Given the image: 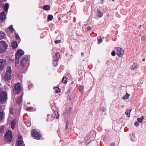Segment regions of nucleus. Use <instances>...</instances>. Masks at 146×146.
Masks as SVG:
<instances>
[{
  "label": "nucleus",
  "mask_w": 146,
  "mask_h": 146,
  "mask_svg": "<svg viewBox=\"0 0 146 146\" xmlns=\"http://www.w3.org/2000/svg\"><path fill=\"white\" fill-rule=\"evenodd\" d=\"M22 87L21 84L18 82L15 84L13 87V93L15 94H18L21 91Z\"/></svg>",
  "instance_id": "obj_1"
},
{
  "label": "nucleus",
  "mask_w": 146,
  "mask_h": 146,
  "mask_svg": "<svg viewBox=\"0 0 146 146\" xmlns=\"http://www.w3.org/2000/svg\"><path fill=\"white\" fill-rule=\"evenodd\" d=\"M11 67H8L4 78V80L8 81L11 79Z\"/></svg>",
  "instance_id": "obj_2"
},
{
  "label": "nucleus",
  "mask_w": 146,
  "mask_h": 146,
  "mask_svg": "<svg viewBox=\"0 0 146 146\" xmlns=\"http://www.w3.org/2000/svg\"><path fill=\"white\" fill-rule=\"evenodd\" d=\"M31 133L32 137L35 139L38 140L42 137L41 135L35 129H33Z\"/></svg>",
  "instance_id": "obj_3"
},
{
  "label": "nucleus",
  "mask_w": 146,
  "mask_h": 146,
  "mask_svg": "<svg viewBox=\"0 0 146 146\" xmlns=\"http://www.w3.org/2000/svg\"><path fill=\"white\" fill-rule=\"evenodd\" d=\"M8 47V45L4 41H1L0 42V53H3L5 52Z\"/></svg>",
  "instance_id": "obj_4"
},
{
  "label": "nucleus",
  "mask_w": 146,
  "mask_h": 146,
  "mask_svg": "<svg viewBox=\"0 0 146 146\" xmlns=\"http://www.w3.org/2000/svg\"><path fill=\"white\" fill-rule=\"evenodd\" d=\"M7 99V94L5 91H1L0 93V103H4Z\"/></svg>",
  "instance_id": "obj_5"
},
{
  "label": "nucleus",
  "mask_w": 146,
  "mask_h": 146,
  "mask_svg": "<svg viewBox=\"0 0 146 146\" xmlns=\"http://www.w3.org/2000/svg\"><path fill=\"white\" fill-rule=\"evenodd\" d=\"M12 138V136L11 132L9 131H7L4 137L5 140L8 142H11Z\"/></svg>",
  "instance_id": "obj_6"
},
{
  "label": "nucleus",
  "mask_w": 146,
  "mask_h": 146,
  "mask_svg": "<svg viewBox=\"0 0 146 146\" xmlns=\"http://www.w3.org/2000/svg\"><path fill=\"white\" fill-rule=\"evenodd\" d=\"M24 52L21 50H18L15 54V60L17 62H18L19 59L21 56L23 55Z\"/></svg>",
  "instance_id": "obj_7"
},
{
  "label": "nucleus",
  "mask_w": 146,
  "mask_h": 146,
  "mask_svg": "<svg viewBox=\"0 0 146 146\" xmlns=\"http://www.w3.org/2000/svg\"><path fill=\"white\" fill-rule=\"evenodd\" d=\"M114 50L116 51L117 54L119 57H122L124 54L123 50L121 48H116Z\"/></svg>",
  "instance_id": "obj_8"
},
{
  "label": "nucleus",
  "mask_w": 146,
  "mask_h": 146,
  "mask_svg": "<svg viewBox=\"0 0 146 146\" xmlns=\"http://www.w3.org/2000/svg\"><path fill=\"white\" fill-rule=\"evenodd\" d=\"M60 56V54L58 52L56 53L53 56V58L54 59L53 63H54V66H56L58 64V61L59 60Z\"/></svg>",
  "instance_id": "obj_9"
},
{
  "label": "nucleus",
  "mask_w": 146,
  "mask_h": 146,
  "mask_svg": "<svg viewBox=\"0 0 146 146\" xmlns=\"http://www.w3.org/2000/svg\"><path fill=\"white\" fill-rule=\"evenodd\" d=\"M6 61L5 60L0 59V70H2L6 66Z\"/></svg>",
  "instance_id": "obj_10"
},
{
  "label": "nucleus",
  "mask_w": 146,
  "mask_h": 146,
  "mask_svg": "<svg viewBox=\"0 0 146 146\" xmlns=\"http://www.w3.org/2000/svg\"><path fill=\"white\" fill-rule=\"evenodd\" d=\"M28 57L26 56L23 58L21 61L20 63V66L23 67L28 61Z\"/></svg>",
  "instance_id": "obj_11"
},
{
  "label": "nucleus",
  "mask_w": 146,
  "mask_h": 146,
  "mask_svg": "<svg viewBox=\"0 0 146 146\" xmlns=\"http://www.w3.org/2000/svg\"><path fill=\"white\" fill-rule=\"evenodd\" d=\"M0 16V22H2L3 21H5L6 19V15L4 11H2L1 13Z\"/></svg>",
  "instance_id": "obj_12"
},
{
  "label": "nucleus",
  "mask_w": 146,
  "mask_h": 146,
  "mask_svg": "<svg viewBox=\"0 0 146 146\" xmlns=\"http://www.w3.org/2000/svg\"><path fill=\"white\" fill-rule=\"evenodd\" d=\"M16 123V121L14 119L11 121V127L13 129H14V128H15Z\"/></svg>",
  "instance_id": "obj_13"
},
{
  "label": "nucleus",
  "mask_w": 146,
  "mask_h": 146,
  "mask_svg": "<svg viewBox=\"0 0 146 146\" xmlns=\"http://www.w3.org/2000/svg\"><path fill=\"white\" fill-rule=\"evenodd\" d=\"M23 95V94H22L20 97H19L18 98H17V103L18 104H19L22 102V97Z\"/></svg>",
  "instance_id": "obj_14"
},
{
  "label": "nucleus",
  "mask_w": 146,
  "mask_h": 146,
  "mask_svg": "<svg viewBox=\"0 0 146 146\" xmlns=\"http://www.w3.org/2000/svg\"><path fill=\"white\" fill-rule=\"evenodd\" d=\"M5 113L2 110H0V122L1 121L3 118Z\"/></svg>",
  "instance_id": "obj_15"
},
{
  "label": "nucleus",
  "mask_w": 146,
  "mask_h": 146,
  "mask_svg": "<svg viewBox=\"0 0 146 146\" xmlns=\"http://www.w3.org/2000/svg\"><path fill=\"white\" fill-rule=\"evenodd\" d=\"M6 36V34L4 32H0V40L5 38Z\"/></svg>",
  "instance_id": "obj_16"
},
{
  "label": "nucleus",
  "mask_w": 146,
  "mask_h": 146,
  "mask_svg": "<svg viewBox=\"0 0 146 146\" xmlns=\"http://www.w3.org/2000/svg\"><path fill=\"white\" fill-rule=\"evenodd\" d=\"M17 146H23V140H18L17 142Z\"/></svg>",
  "instance_id": "obj_17"
},
{
  "label": "nucleus",
  "mask_w": 146,
  "mask_h": 146,
  "mask_svg": "<svg viewBox=\"0 0 146 146\" xmlns=\"http://www.w3.org/2000/svg\"><path fill=\"white\" fill-rule=\"evenodd\" d=\"M17 42L15 41H13L12 42L11 44V46L13 48L15 49L17 47Z\"/></svg>",
  "instance_id": "obj_18"
},
{
  "label": "nucleus",
  "mask_w": 146,
  "mask_h": 146,
  "mask_svg": "<svg viewBox=\"0 0 146 146\" xmlns=\"http://www.w3.org/2000/svg\"><path fill=\"white\" fill-rule=\"evenodd\" d=\"M9 8V5L8 3H6L4 7V10L6 11L7 12V10Z\"/></svg>",
  "instance_id": "obj_19"
},
{
  "label": "nucleus",
  "mask_w": 146,
  "mask_h": 146,
  "mask_svg": "<svg viewBox=\"0 0 146 146\" xmlns=\"http://www.w3.org/2000/svg\"><path fill=\"white\" fill-rule=\"evenodd\" d=\"M43 8L44 10L48 11L50 10V7L49 5H45L43 7Z\"/></svg>",
  "instance_id": "obj_20"
},
{
  "label": "nucleus",
  "mask_w": 146,
  "mask_h": 146,
  "mask_svg": "<svg viewBox=\"0 0 146 146\" xmlns=\"http://www.w3.org/2000/svg\"><path fill=\"white\" fill-rule=\"evenodd\" d=\"M55 93H58L60 92V89L58 87H55L54 88Z\"/></svg>",
  "instance_id": "obj_21"
},
{
  "label": "nucleus",
  "mask_w": 146,
  "mask_h": 146,
  "mask_svg": "<svg viewBox=\"0 0 146 146\" xmlns=\"http://www.w3.org/2000/svg\"><path fill=\"white\" fill-rule=\"evenodd\" d=\"M138 68L137 65L136 64L134 63L133 64L132 66L131 67V69L132 70H136Z\"/></svg>",
  "instance_id": "obj_22"
},
{
  "label": "nucleus",
  "mask_w": 146,
  "mask_h": 146,
  "mask_svg": "<svg viewBox=\"0 0 146 146\" xmlns=\"http://www.w3.org/2000/svg\"><path fill=\"white\" fill-rule=\"evenodd\" d=\"M62 82L66 84L67 82V79L66 77L64 76L62 79Z\"/></svg>",
  "instance_id": "obj_23"
},
{
  "label": "nucleus",
  "mask_w": 146,
  "mask_h": 146,
  "mask_svg": "<svg viewBox=\"0 0 146 146\" xmlns=\"http://www.w3.org/2000/svg\"><path fill=\"white\" fill-rule=\"evenodd\" d=\"M131 110H126L125 112V114H126L127 117H129L130 116V113Z\"/></svg>",
  "instance_id": "obj_24"
},
{
  "label": "nucleus",
  "mask_w": 146,
  "mask_h": 146,
  "mask_svg": "<svg viewBox=\"0 0 146 146\" xmlns=\"http://www.w3.org/2000/svg\"><path fill=\"white\" fill-rule=\"evenodd\" d=\"M144 119L143 117V116H141L140 118H137V120L139 123H141Z\"/></svg>",
  "instance_id": "obj_25"
},
{
  "label": "nucleus",
  "mask_w": 146,
  "mask_h": 146,
  "mask_svg": "<svg viewBox=\"0 0 146 146\" xmlns=\"http://www.w3.org/2000/svg\"><path fill=\"white\" fill-rule=\"evenodd\" d=\"M47 19L49 21H52L53 19V15H48L47 17Z\"/></svg>",
  "instance_id": "obj_26"
},
{
  "label": "nucleus",
  "mask_w": 146,
  "mask_h": 146,
  "mask_svg": "<svg viewBox=\"0 0 146 146\" xmlns=\"http://www.w3.org/2000/svg\"><path fill=\"white\" fill-rule=\"evenodd\" d=\"M98 43L99 44H100V43H101L102 41V39L101 38L100 36L98 37Z\"/></svg>",
  "instance_id": "obj_27"
},
{
  "label": "nucleus",
  "mask_w": 146,
  "mask_h": 146,
  "mask_svg": "<svg viewBox=\"0 0 146 146\" xmlns=\"http://www.w3.org/2000/svg\"><path fill=\"white\" fill-rule=\"evenodd\" d=\"M9 30L11 32V33H13L14 31V30L13 28V26L11 25L9 28Z\"/></svg>",
  "instance_id": "obj_28"
},
{
  "label": "nucleus",
  "mask_w": 146,
  "mask_h": 146,
  "mask_svg": "<svg viewBox=\"0 0 146 146\" xmlns=\"http://www.w3.org/2000/svg\"><path fill=\"white\" fill-rule=\"evenodd\" d=\"M141 40L144 42H145L146 41V36L143 35L141 37Z\"/></svg>",
  "instance_id": "obj_29"
},
{
  "label": "nucleus",
  "mask_w": 146,
  "mask_h": 146,
  "mask_svg": "<svg viewBox=\"0 0 146 146\" xmlns=\"http://www.w3.org/2000/svg\"><path fill=\"white\" fill-rule=\"evenodd\" d=\"M129 95L127 93L126 95L123 97V99H128L129 98Z\"/></svg>",
  "instance_id": "obj_30"
},
{
  "label": "nucleus",
  "mask_w": 146,
  "mask_h": 146,
  "mask_svg": "<svg viewBox=\"0 0 146 146\" xmlns=\"http://www.w3.org/2000/svg\"><path fill=\"white\" fill-rule=\"evenodd\" d=\"M97 15H98V16L99 17H101L102 16V13L100 11L97 13Z\"/></svg>",
  "instance_id": "obj_31"
},
{
  "label": "nucleus",
  "mask_w": 146,
  "mask_h": 146,
  "mask_svg": "<svg viewBox=\"0 0 146 146\" xmlns=\"http://www.w3.org/2000/svg\"><path fill=\"white\" fill-rule=\"evenodd\" d=\"M4 129V127L3 126H1L0 128V133L2 132Z\"/></svg>",
  "instance_id": "obj_32"
},
{
  "label": "nucleus",
  "mask_w": 146,
  "mask_h": 146,
  "mask_svg": "<svg viewBox=\"0 0 146 146\" xmlns=\"http://www.w3.org/2000/svg\"><path fill=\"white\" fill-rule=\"evenodd\" d=\"M100 110L101 111L104 112L106 111V109L105 108H104V107H102L100 108Z\"/></svg>",
  "instance_id": "obj_33"
},
{
  "label": "nucleus",
  "mask_w": 146,
  "mask_h": 146,
  "mask_svg": "<svg viewBox=\"0 0 146 146\" xmlns=\"http://www.w3.org/2000/svg\"><path fill=\"white\" fill-rule=\"evenodd\" d=\"M33 108L32 107H29L27 108H26V109L27 111H31V109H32Z\"/></svg>",
  "instance_id": "obj_34"
},
{
  "label": "nucleus",
  "mask_w": 146,
  "mask_h": 146,
  "mask_svg": "<svg viewBox=\"0 0 146 146\" xmlns=\"http://www.w3.org/2000/svg\"><path fill=\"white\" fill-rule=\"evenodd\" d=\"M55 115L56 117V119H57L59 117L58 113L56 111L55 112Z\"/></svg>",
  "instance_id": "obj_35"
},
{
  "label": "nucleus",
  "mask_w": 146,
  "mask_h": 146,
  "mask_svg": "<svg viewBox=\"0 0 146 146\" xmlns=\"http://www.w3.org/2000/svg\"><path fill=\"white\" fill-rule=\"evenodd\" d=\"M13 109L12 108H10L9 109L10 113L11 114H13Z\"/></svg>",
  "instance_id": "obj_36"
},
{
  "label": "nucleus",
  "mask_w": 146,
  "mask_h": 146,
  "mask_svg": "<svg viewBox=\"0 0 146 146\" xmlns=\"http://www.w3.org/2000/svg\"><path fill=\"white\" fill-rule=\"evenodd\" d=\"M111 54L113 56H115V52L114 51H113L111 52Z\"/></svg>",
  "instance_id": "obj_37"
},
{
  "label": "nucleus",
  "mask_w": 146,
  "mask_h": 146,
  "mask_svg": "<svg viewBox=\"0 0 146 146\" xmlns=\"http://www.w3.org/2000/svg\"><path fill=\"white\" fill-rule=\"evenodd\" d=\"M60 40H57L55 41L54 42L56 44H58V43H60Z\"/></svg>",
  "instance_id": "obj_38"
},
{
  "label": "nucleus",
  "mask_w": 146,
  "mask_h": 146,
  "mask_svg": "<svg viewBox=\"0 0 146 146\" xmlns=\"http://www.w3.org/2000/svg\"><path fill=\"white\" fill-rule=\"evenodd\" d=\"M134 125L135 126H137L139 125V123L138 122L136 121L134 123Z\"/></svg>",
  "instance_id": "obj_39"
},
{
  "label": "nucleus",
  "mask_w": 146,
  "mask_h": 146,
  "mask_svg": "<svg viewBox=\"0 0 146 146\" xmlns=\"http://www.w3.org/2000/svg\"><path fill=\"white\" fill-rule=\"evenodd\" d=\"M15 37L17 39H18L19 38L18 35H16Z\"/></svg>",
  "instance_id": "obj_40"
},
{
  "label": "nucleus",
  "mask_w": 146,
  "mask_h": 146,
  "mask_svg": "<svg viewBox=\"0 0 146 146\" xmlns=\"http://www.w3.org/2000/svg\"><path fill=\"white\" fill-rule=\"evenodd\" d=\"M87 30L88 31L90 30L91 29V28L90 26H89L87 27Z\"/></svg>",
  "instance_id": "obj_41"
},
{
  "label": "nucleus",
  "mask_w": 146,
  "mask_h": 146,
  "mask_svg": "<svg viewBox=\"0 0 146 146\" xmlns=\"http://www.w3.org/2000/svg\"><path fill=\"white\" fill-rule=\"evenodd\" d=\"M114 145H115V143H112L111 144V146H114Z\"/></svg>",
  "instance_id": "obj_42"
},
{
  "label": "nucleus",
  "mask_w": 146,
  "mask_h": 146,
  "mask_svg": "<svg viewBox=\"0 0 146 146\" xmlns=\"http://www.w3.org/2000/svg\"><path fill=\"white\" fill-rule=\"evenodd\" d=\"M69 123H68V121H67L66 122V125H69Z\"/></svg>",
  "instance_id": "obj_43"
},
{
  "label": "nucleus",
  "mask_w": 146,
  "mask_h": 146,
  "mask_svg": "<svg viewBox=\"0 0 146 146\" xmlns=\"http://www.w3.org/2000/svg\"><path fill=\"white\" fill-rule=\"evenodd\" d=\"M68 125H66V126L65 129L66 130L68 128Z\"/></svg>",
  "instance_id": "obj_44"
},
{
  "label": "nucleus",
  "mask_w": 146,
  "mask_h": 146,
  "mask_svg": "<svg viewBox=\"0 0 146 146\" xmlns=\"http://www.w3.org/2000/svg\"><path fill=\"white\" fill-rule=\"evenodd\" d=\"M48 117H47L46 119V121L47 122L48 121Z\"/></svg>",
  "instance_id": "obj_45"
},
{
  "label": "nucleus",
  "mask_w": 146,
  "mask_h": 146,
  "mask_svg": "<svg viewBox=\"0 0 146 146\" xmlns=\"http://www.w3.org/2000/svg\"><path fill=\"white\" fill-rule=\"evenodd\" d=\"M3 0H0V2L2 3L3 2Z\"/></svg>",
  "instance_id": "obj_46"
},
{
  "label": "nucleus",
  "mask_w": 146,
  "mask_h": 146,
  "mask_svg": "<svg viewBox=\"0 0 146 146\" xmlns=\"http://www.w3.org/2000/svg\"><path fill=\"white\" fill-rule=\"evenodd\" d=\"M145 58H143L142 60V61H145Z\"/></svg>",
  "instance_id": "obj_47"
},
{
  "label": "nucleus",
  "mask_w": 146,
  "mask_h": 146,
  "mask_svg": "<svg viewBox=\"0 0 146 146\" xmlns=\"http://www.w3.org/2000/svg\"><path fill=\"white\" fill-rule=\"evenodd\" d=\"M50 115V114H48L47 115V117H48Z\"/></svg>",
  "instance_id": "obj_48"
},
{
  "label": "nucleus",
  "mask_w": 146,
  "mask_h": 146,
  "mask_svg": "<svg viewBox=\"0 0 146 146\" xmlns=\"http://www.w3.org/2000/svg\"><path fill=\"white\" fill-rule=\"evenodd\" d=\"M83 54H84V53L83 52H82L81 53V55L82 56V55H83Z\"/></svg>",
  "instance_id": "obj_49"
},
{
  "label": "nucleus",
  "mask_w": 146,
  "mask_h": 146,
  "mask_svg": "<svg viewBox=\"0 0 146 146\" xmlns=\"http://www.w3.org/2000/svg\"><path fill=\"white\" fill-rule=\"evenodd\" d=\"M141 27V25H140V26L139 27Z\"/></svg>",
  "instance_id": "obj_50"
},
{
  "label": "nucleus",
  "mask_w": 146,
  "mask_h": 146,
  "mask_svg": "<svg viewBox=\"0 0 146 146\" xmlns=\"http://www.w3.org/2000/svg\"><path fill=\"white\" fill-rule=\"evenodd\" d=\"M80 92H81L82 91V90H81V89H80Z\"/></svg>",
  "instance_id": "obj_51"
},
{
  "label": "nucleus",
  "mask_w": 146,
  "mask_h": 146,
  "mask_svg": "<svg viewBox=\"0 0 146 146\" xmlns=\"http://www.w3.org/2000/svg\"><path fill=\"white\" fill-rule=\"evenodd\" d=\"M60 18H59L58 19V20H60Z\"/></svg>",
  "instance_id": "obj_52"
},
{
  "label": "nucleus",
  "mask_w": 146,
  "mask_h": 146,
  "mask_svg": "<svg viewBox=\"0 0 146 146\" xmlns=\"http://www.w3.org/2000/svg\"><path fill=\"white\" fill-rule=\"evenodd\" d=\"M112 0L113 2H114V0Z\"/></svg>",
  "instance_id": "obj_53"
},
{
  "label": "nucleus",
  "mask_w": 146,
  "mask_h": 146,
  "mask_svg": "<svg viewBox=\"0 0 146 146\" xmlns=\"http://www.w3.org/2000/svg\"><path fill=\"white\" fill-rule=\"evenodd\" d=\"M58 12H57L56 13H55V14H56V13H57Z\"/></svg>",
  "instance_id": "obj_54"
},
{
  "label": "nucleus",
  "mask_w": 146,
  "mask_h": 146,
  "mask_svg": "<svg viewBox=\"0 0 146 146\" xmlns=\"http://www.w3.org/2000/svg\"><path fill=\"white\" fill-rule=\"evenodd\" d=\"M5 0V1H7V0Z\"/></svg>",
  "instance_id": "obj_55"
},
{
  "label": "nucleus",
  "mask_w": 146,
  "mask_h": 146,
  "mask_svg": "<svg viewBox=\"0 0 146 146\" xmlns=\"http://www.w3.org/2000/svg\"><path fill=\"white\" fill-rule=\"evenodd\" d=\"M145 30H146V29Z\"/></svg>",
  "instance_id": "obj_56"
}]
</instances>
